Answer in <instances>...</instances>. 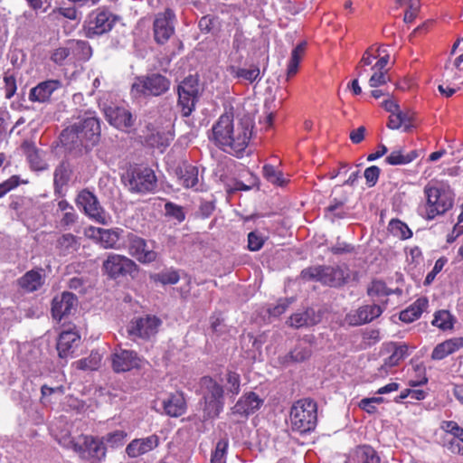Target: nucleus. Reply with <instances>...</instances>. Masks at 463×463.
<instances>
[{
    "label": "nucleus",
    "mask_w": 463,
    "mask_h": 463,
    "mask_svg": "<svg viewBox=\"0 0 463 463\" xmlns=\"http://www.w3.org/2000/svg\"><path fill=\"white\" fill-rule=\"evenodd\" d=\"M208 137L222 151L239 156L249 144L251 124L246 119L235 125L233 114L226 112L213 125Z\"/></svg>",
    "instance_id": "1"
},
{
    "label": "nucleus",
    "mask_w": 463,
    "mask_h": 463,
    "mask_svg": "<svg viewBox=\"0 0 463 463\" xmlns=\"http://www.w3.org/2000/svg\"><path fill=\"white\" fill-rule=\"evenodd\" d=\"M100 137L99 119L93 111H88L84 117L61 133V141L73 147H83L86 151L93 147Z\"/></svg>",
    "instance_id": "2"
},
{
    "label": "nucleus",
    "mask_w": 463,
    "mask_h": 463,
    "mask_svg": "<svg viewBox=\"0 0 463 463\" xmlns=\"http://www.w3.org/2000/svg\"><path fill=\"white\" fill-rule=\"evenodd\" d=\"M200 392L202 395L200 400L201 420L206 421L219 417L224 408V390L222 385L212 377L204 376L200 381Z\"/></svg>",
    "instance_id": "3"
},
{
    "label": "nucleus",
    "mask_w": 463,
    "mask_h": 463,
    "mask_svg": "<svg viewBox=\"0 0 463 463\" xmlns=\"http://www.w3.org/2000/svg\"><path fill=\"white\" fill-rule=\"evenodd\" d=\"M424 194L427 198L425 218L428 220L444 214L453 206L454 193L448 184H428L424 187Z\"/></svg>",
    "instance_id": "4"
},
{
    "label": "nucleus",
    "mask_w": 463,
    "mask_h": 463,
    "mask_svg": "<svg viewBox=\"0 0 463 463\" xmlns=\"http://www.w3.org/2000/svg\"><path fill=\"white\" fill-rule=\"evenodd\" d=\"M290 424L293 430L307 433L317 425V403L312 400L303 399L296 402L290 410Z\"/></svg>",
    "instance_id": "5"
},
{
    "label": "nucleus",
    "mask_w": 463,
    "mask_h": 463,
    "mask_svg": "<svg viewBox=\"0 0 463 463\" xmlns=\"http://www.w3.org/2000/svg\"><path fill=\"white\" fill-rule=\"evenodd\" d=\"M170 80L160 73H150L137 77L132 83L130 94L133 98L158 97L170 88Z\"/></svg>",
    "instance_id": "6"
},
{
    "label": "nucleus",
    "mask_w": 463,
    "mask_h": 463,
    "mask_svg": "<svg viewBox=\"0 0 463 463\" xmlns=\"http://www.w3.org/2000/svg\"><path fill=\"white\" fill-rule=\"evenodd\" d=\"M301 277L303 279L319 281L330 287H340L347 281L349 271L341 267L316 266L303 269Z\"/></svg>",
    "instance_id": "7"
},
{
    "label": "nucleus",
    "mask_w": 463,
    "mask_h": 463,
    "mask_svg": "<svg viewBox=\"0 0 463 463\" xmlns=\"http://www.w3.org/2000/svg\"><path fill=\"white\" fill-rule=\"evenodd\" d=\"M178 107L183 117H189L195 109L199 99L200 88L198 79L188 76L178 86Z\"/></svg>",
    "instance_id": "8"
},
{
    "label": "nucleus",
    "mask_w": 463,
    "mask_h": 463,
    "mask_svg": "<svg viewBox=\"0 0 463 463\" xmlns=\"http://www.w3.org/2000/svg\"><path fill=\"white\" fill-rule=\"evenodd\" d=\"M137 269L138 266L134 260L117 253H109L102 263L103 273L112 279L133 276Z\"/></svg>",
    "instance_id": "9"
},
{
    "label": "nucleus",
    "mask_w": 463,
    "mask_h": 463,
    "mask_svg": "<svg viewBox=\"0 0 463 463\" xmlns=\"http://www.w3.org/2000/svg\"><path fill=\"white\" fill-rule=\"evenodd\" d=\"M161 325L162 320L159 317L147 315L132 319L128 326V333L133 338L149 340L157 334Z\"/></svg>",
    "instance_id": "10"
},
{
    "label": "nucleus",
    "mask_w": 463,
    "mask_h": 463,
    "mask_svg": "<svg viewBox=\"0 0 463 463\" xmlns=\"http://www.w3.org/2000/svg\"><path fill=\"white\" fill-rule=\"evenodd\" d=\"M127 185L132 192H151L156 187V177L150 168H137L128 174Z\"/></svg>",
    "instance_id": "11"
},
{
    "label": "nucleus",
    "mask_w": 463,
    "mask_h": 463,
    "mask_svg": "<svg viewBox=\"0 0 463 463\" xmlns=\"http://www.w3.org/2000/svg\"><path fill=\"white\" fill-rule=\"evenodd\" d=\"M175 14L172 9L158 13L154 20V39L158 44H165L175 33Z\"/></svg>",
    "instance_id": "12"
},
{
    "label": "nucleus",
    "mask_w": 463,
    "mask_h": 463,
    "mask_svg": "<svg viewBox=\"0 0 463 463\" xmlns=\"http://www.w3.org/2000/svg\"><path fill=\"white\" fill-rule=\"evenodd\" d=\"M81 443H74L73 449L80 458L93 459L100 462L106 457V448L103 440L93 436L85 435L81 437Z\"/></svg>",
    "instance_id": "13"
},
{
    "label": "nucleus",
    "mask_w": 463,
    "mask_h": 463,
    "mask_svg": "<svg viewBox=\"0 0 463 463\" xmlns=\"http://www.w3.org/2000/svg\"><path fill=\"white\" fill-rule=\"evenodd\" d=\"M128 251L141 263H150L156 260L157 253L149 249L146 241L133 233L128 235Z\"/></svg>",
    "instance_id": "14"
},
{
    "label": "nucleus",
    "mask_w": 463,
    "mask_h": 463,
    "mask_svg": "<svg viewBox=\"0 0 463 463\" xmlns=\"http://www.w3.org/2000/svg\"><path fill=\"white\" fill-rule=\"evenodd\" d=\"M116 23V16L106 10H97L89 16L88 33L101 35L109 32Z\"/></svg>",
    "instance_id": "15"
},
{
    "label": "nucleus",
    "mask_w": 463,
    "mask_h": 463,
    "mask_svg": "<svg viewBox=\"0 0 463 463\" xmlns=\"http://www.w3.org/2000/svg\"><path fill=\"white\" fill-rule=\"evenodd\" d=\"M109 123L120 130H128L133 127L136 118L126 108L118 106H108L103 109Z\"/></svg>",
    "instance_id": "16"
},
{
    "label": "nucleus",
    "mask_w": 463,
    "mask_h": 463,
    "mask_svg": "<svg viewBox=\"0 0 463 463\" xmlns=\"http://www.w3.org/2000/svg\"><path fill=\"white\" fill-rule=\"evenodd\" d=\"M76 203L81 207L84 213L90 218L98 221H104V211L97 198L90 191L82 190L76 198Z\"/></svg>",
    "instance_id": "17"
},
{
    "label": "nucleus",
    "mask_w": 463,
    "mask_h": 463,
    "mask_svg": "<svg viewBox=\"0 0 463 463\" xmlns=\"http://www.w3.org/2000/svg\"><path fill=\"white\" fill-rule=\"evenodd\" d=\"M263 404V400L253 392L243 394L231 409L232 415L239 418H248L257 411Z\"/></svg>",
    "instance_id": "18"
},
{
    "label": "nucleus",
    "mask_w": 463,
    "mask_h": 463,
    "mask_svg": "<svg viewBox=\"0 0 463 463\" xmlns=\"http://www.w3.org/2000/svg\"><path fill=\"white\" fill-rule=\"evenodd\" d=\"M383 310V307L377 304L365 305L348 313L345 317V320L350 326L367 324L374 318L379 317L382 315Z\"/></svg>",
    "instance_id": "19"
},
{
    "label": "nucleus",
    "mask_w": 463,
    "mask_h": 463,
    "mask_svg": "<svg viewBox=\"0 0 463 463\" xmlns=\"http://www.w3.org/2000/svg\"><path fill=\"white\" fill-rule=\"evenodd\" d=\"M77 306L78 299L76 296L71 292H63L61 296H56L52 299V317L57 320H61L62 317L71 314Z\"/></svg>",
    "instance_id": "20"
},
{
    "label": "nucleus",
    "mask_w": 463,
    "mask_h": 463,
    "mask_svg": "<svg viewBox=\"0 0 463 463\" xmlns=\"http://www.w3.org/2000/svg\"><path fill=\"white\" fill-rule=\"evenodd\" d=\"M62 83L59 80H48L38 83L32 88L29 92V100L31 102L44 103L48 102L52 93L61 89Z\"/></svg>",
    "instance_id": "21"
},
{
    "label": "nucleus",
    "mask_w": 463,
    "mask_h": 463,
    "mask_svg": "<svg viewBox=\"0 0 463 463\" xmlns=\"http://www.w3.org/2000/svg\"><path fill=\"white\" fill-rule=\"evenodd\" d=\"M140 359L137 353L130 350H119L112 355V367L116 373L128 372L139 366Z\"/></svg>",
    "instance_id": "22"
},
{
    "label": "nucleus",
    "mask_w": 463,
    "mask_h": 463,
    "mask_svg": "<svg viewBox=\"0 0 463 463\" xmlns=\"http://www.w3.org/2000/svg\"><path fill=\"white\" fill-rule=\"evenodd\" d=\"M80 341V336L76 331L72 329L62 331L59 335L56 346L59 357L71 356L79 346Z\"/></svg>",
    "instance_id": "23"
},
{
    "label": "nucleus",
    "mask_w": 463,
    "mask_h": 463,
    "mask_svg": "<svg viewBox=\"0 0 463 463\" xmlns=\"http://www.w3.org/2000/svg\"><path fill=\"white\" fill-rule=\"evenodd\" d=\"M158 444L159 438L156 434L143 439H136L127 446L126 453L130 458H137L153 450Z\"/></svg>",
    "instance_id": "24"
},
{
    "label": "nucleus",
    "mask_w": 463,
    "mask_h": 463,
    "mask_svg": "<svg viewBox=\"0 0 463 463\" xmlns=\"http://www.w3.org/2000/svg\"><path fill=\"white\" fill-rule=\"evenodd\" d=\"M176 175L182 185L185 188L200 190L199 170L197 166L183 163L177 169Z\"/></svg>",
    "instance_id": "25"
},
{
    "label": "nucleus",
    "mask_w": 463,
    "mask_h": 463,
    "mask_svg": "<svg viewBox=\"0 0 463 463\" xmlns=\"http://www.w3.org/2000/svg\"><path fill=\"white\" fill-rule=\"evenodd\" d=\"M164 411L170 417H179L186 411V402L183 392H176L169 394L162 402Z\"/></svg>",
    "instance_id": "26"
},
{
    "label": "nucleus",
    "mask_w": 463,
    "mask_h": 463,
    "mask_svg": "<svg viewBox=\"0 0 463 463\" xmlns=\"http://www.w3.org/2000/svg\"><path fill=\"white\" fill-rule=\"evenodd\" d=\"M312 354L310 344L306 341H300L288 354L280 357V363L283 365H288L291 363H302L308 359Z\"/></svg>",
    "instance_id": "27"
},
{
    "label": "nucleus",
    "mask_w": 463,
    "mask_h": 463,
    "mask_svg": "<svg viewBox=\"0 0 463 463\" xmlns=\"http://www.w3.org/2000/svg\"><path fill=\"white\" fill-rule=\"evenodd\" d=\"M408 356V346L404 344L394 345L392 354L384 361L376 373L379 377H384L388 374L389 369L396 366L399 363Z\"/></svg>",
    "instance_id": "28"
},
{
    "label": "nucleus",
    "mask_w": 463,
    "mask_h": 463,
    "mask_svg": "<svg viewBox=\"0 0 463 463\" xmlns=\"http://www.w3.org/2000/svg\"><path fill=\"white\" fill-rule=\"evenodd\" d=\"M320 322V315L317 314L313 308H307L302 312H297L293 314L288 324L295 328L302 326H314Z\"/></svg>",
    "instance_id": "29"
},
{
    "label": "nucleus",
    "mask_w": 463,
    "mask_h": 463,
    "mask_svg": "<svg viewBox=\"0 0 463 463\" xmlns=\"http://www.w3.org/2000/svg\"><path fill=\"white\" fill-rule=\"evenodd\" d=\"M72 175V168L67 160H62L55 168L53 173V185L56 194H61L66 186Z\"/></svg>",
    "instance_id": "30"
},
{
    "label": "nucleus",
    "mask_w": 463,
    "mask_h": 463,
    "mask_svg": "<svg viewBox=\"0 0 463 463\" xmlns=\"http://www.w3.org/2000/svg\"><path fill=\"white\" fill-rule=\"evenodd\" d=\"M463 347V337L451 338L439 344L432 351L433 360H442L448 355Z\"/></svg>",
    "instance_id": "31"
},
{
    "label": "nucleus",
    "mask_w": 463,
    "mask_h": 463,
    "mask_svg": "<svg viewBox=\"0 0 463 463\" xmlns=\"http://www.w3.org/2000/svg\"><path fill=\"white\" fill-rule=\"evenodd\" d=\"M122 230L120 229H103L98 228L96 237L104 249H119L118 240Z\"/></svg>",
    "instance_id": "32"
},
{
    "label": "nucleus",
    "mask_w": 463,
    "mask_h": 463,
    "mask_svg": "<svg viewBox=\"0 0 463 463\" xmlns=\"http://www.w3.org/2000/svg\"><path fill=\"white\" fill-rule=\"evenodd\" d=\"M43 275L38 270H29L18 279V285L25 292H33L38 290L43 284Z\"/></svg>",
    "instance_id": "33"
},
{
    "label": "nucleus",
    "mask_w": 463,
    "mask_h": 463,
    "mask_svg": "<svg viewBox=\"0 0 463 463\" xmlns=\"http://www.w3.org/2000/svg\"><path fill=\"white\" fill-rule=\"evenodd\" d=\"M429 301L426 298H418L405 310L400 314V319L405 323H411L418 319L422 312L428 307Z\"/></svg>",
    "instance_id": "34"
},
{
    "label": "nucleus",
    "mask_w": 463,
    "mask_h": 463,
    "mask_svg": "<svg viewBox=\"0 0 463 463\" xmlns=\"http://www.w3.org/2000/svg\"><path fill=\"white\" fill-rule=\"evenodd\" d=\"M22 147L33 169L37 171L46 169V163L42 158L40 151L34 146L33 143L24 141L22 145Z\"/></svg>",
    "instance_id": "35"
},
{
    "label": "nucleus",
    "mask_w": 463,
    "mask_h": 463,
    "mask_svg": "<svg viewBox=\"0 0 463 463\" xmlns=\"http://www.w3.org/2000/svg\"><path fill=\"white\" fill-rule=\"evenodd\" d=\"M79 247V239L71 233H64L56 241V249L64 256L76 251Z\"/></svg>",
    "instance_id": "36"
},
{
    "label": "nucleus",
    "mask_w": 463,
    "mask_h": 463,
    "mask_svg": "<svg viewBox=\"0 0 463 463\" xmlns=\"http://www.w3.org/2000/svg\"><path fill=\"white\" fill-rule=\"evenodd\" d=\"M173 139L174 134L170 130H156V132H151V134L146 137V141L148 145L161 149L168 146Z\"/></svg>",
    "instance_id": "37"
},
{
    "label": "nucleus",
    "mask_w": 463,
    "mask_h": 463,
    "mask_svg": "<svg viewBox=\"0 0 463 463\" xmlns=\"http://www.w3.org/2000/svg\"><path fill=\"white\" fill-rule=\"evenodd\" d=\"M412 116L409 112H403L401 109L390 115L387 127L391 129H398L402 127L404 128V131H409L411 125Z\"/></svg>",
    "instance_id": "38"
},
{
    "label": "nucleus",
    "mask_w": 463,
    "mask_h": 463,
    "mask_svg": "<svg viewBox=\"0 0 463 463\" xmlns=\"http://www.w3.org/2000/svg\"><path fill=\"white\" fill-rule=\"evenodd\" d=\"M306 46L307 43L301 42L293 49L287 70L288 78H290L297 73L299 62L305 53Z\"/></svg>",
    "instance_id": "39"
},
{
    "label": "nucleus",
    "mask_w": 463,
    "mask_h": 463,
    "mask_svg": "<svg viewBox=\"0 0 463 463\" xmlns=\"http://www.w3.org/2000/svg\"><path fill=\"white\" fill-rule=\"evenodd\" d=\"M69 44L73 55L77 60H89L91 56V47L85 41L72 40L69 41Z\"/></svg>",
    "instance_id": "40"
},
{
    "label": "nucleus",
    "mask_w": 463,
    "mask_h": 463,
    "mask_svg": "<svg viewBox=\"0 0 463 463\" xmlns=\"http://www.w3.org/2000/svg\"><path fill=\"white\" fill-rule=\"evenodd\" d=\"M417 156L418 154L415 150L407 154H403L401 150H394L385 158V162L391 165H407L416 159Z\"/></svg>",
    "instance_id": "41"
},
{
    "label": "nucleus",
    "mask_w": 463,
    "mask_h": 463,
    "mask_svg": "<svg viewBox=\"0 0 463 463\" xmlns=\"http://www.w3.org/2000/svg\"><path fill=\"white\" fill-rule=\"evenodd\" d=\"M356 456L359 463H381L376 450L368 445L359 446L356 449Z\"/></svg>",
    "instance_id": "42"
},
{
    "label": "nucleus",
    "mask_w": 463,
    "mask_h": 463,
    "mask_svg": "<svg viewBox=\"0 0 463 463\" xmlns=\"http://www.w3.org/2000/svg\"><path fill=\"white\" fill-rule=\"evenodd\" d=\"M101 358L98 351H92L88 357L77 361L75 365L80 370H96L100 364Z\"/></svg>",
    "instance_id": "43"
},
{
    "label": "nucleus",
    "mask_w": 463,
    "mask_h": 463,
    "mask_svg": "<svg viewBox=\"0 0 463 463\" xmlns=\"http://www.w3.org/2000/svg\"><path fill=\"white\" fill-rule=\"evenodd\" d=\"M229 446L227 438L221 439L212 454L211 463H226V452Z\"/></svg>",
    "instance_id": "44"
},
{
    "label": "nucleus",
    "mask_w": 463,
    "mask_h": 463,
    "mask_svg": "<svg viewBox=\"0 0 463 463\" xmlns=\"http://www.w3.org/2000/svg\"><path fill=\"white\" fill-rule=\"evenodd\" d=\"M432 325L443 330L450 329L453 326L452 316L447 310H439L435 314Z\"/></svg>",
    "instance_id": "45"
},
{
    "label": "nucleus",
    "mask_w": 463,
    "mask_h": 463,
    "mask_svg": "<svg viewBox=\"0 0 463 463\" xmlns=\"http://www.w3.org/2000/svg\"><path fill=\"white\" fill-rule=\"evenodd\" d=\"M367 294L372 298H381L392 294V290L388 288L383 281L373 280L367 288Z\"/></svg>",
    "instance_id": "46"
},
{
    "label": "nucleus",
    "mask_w": 463,
    "mask_h": 463,
    "mask_svg": "<svg viewBox=\"0 0 463 463\" xmlns=\"http://www.w3.org/2000/svg\"><path fill=\"white\" fill-rule=\"evenodd\" d=\"M389 230L401 239H409L412 236L411 231L409 227L400 220H392L389 223Z\"/></svg>",
    "instance_id": "47"
},
{
    "label": "nucleus",
    "mask_w": 463,
    "mask_h": 463,
    "mask_svg": "<svg viewBox=\"0 0 463 463\" xmlns=\"http://www.w3.org/2000/svg\"><path fill=\"white\" fill-rule=\"evenodd\" d=\"M71 54V47L69 42L65 46H60L54 49L51 53V61L55 64L61 66L64 64V61Z\"/></svg>",
    "instance_id": "48"
},
{
    "label": "nucleus",
    "mask_w": 463,
    "mask_h": 463,
    "mask_svg": "<svg viewBox=\"0 0 463 463\" xmlns=\"http://www.w3.org/2000/svg\"><path fill=\"white\" fill-rule=\"evenodd\" d=\"M226 388L228 393L237 395L241 391V376L235 372H228L226 374Z\"/></svg>",
    "instance_id": "49"
},
{
    "label": "nucleus",
    "mask_w": 463,
    "mask_h": 463,
    "mask_svg": "<svg viewBox=\"0 0 463 463\" xmlns=\"http://www.w3.org/2000/svg\"><path fill=\"white\" fill-rule=\"evenodd\" d=\"M127 433L124 430H115L108 433L102 438L103 443L106 442L111 448H118L123 445Z\"/></svg>",
    "instance_id": "50"
},
{
    "label": "nucleus",
    "mask_w": 463,
    "mask_h": 463,
    "mask_svg": "<svg viewBox=\"0 0 463 463\" xmlns=\"http://www.w3.org/2000/svg\"><path fill=\"white\" fill-rule=\"evenodd\" d=\"M240 79H242L249 83L260 81L261 80V76L259 66L251 65L249 69L241 68Z\"/></svg>",
    "instance_id": "51"
},
{
    "label": "nucleus",
    "mask_w": 463,
    "mask_h": 463,
    "mask_svg": "<svg viewBox=\"0 0 463 463\" xmlns=\"http://www.w3.org/2000/svg\"><path fill=\"white\" fill-rule=\"evenodd\" d=\"M165 210L166 215L175 218L178 222H182L185 219L183 207L172 202H168L165 204Z\"/></svg>",
    "instance_id": "52"
},
{
    "label": "nucleus",
    "mask_w": 463,
    "mask_h": 463,
    "mask_svg": "<svg viewBox=\"0 0 463 463\" xmlns=\"http://www.w3.org/2000/svg\"><path fill=\"white\" fill-rule=\"evenodd\" d=\"M266 238L263 237L259 232L254 231L250 232L248 234V248L251 251H257L260 250Z\"/></svg>",
    "instance_id": "53"
},
{
    "label": "nucleus",
    "mask_w": 463,
    "mask_h": 463,
    "mask_svg": "<svg viewBox=\"0 0 463 463\" xmlns=\"http://www.w3.org/2000/svg\"><path fill=\"white\" fill-rule=\"evenodd\" d=\"M263 175L265 178L272 184L282 185L284 180L280 172H278L274 166L266 165L263 166Z\"/></svg>",
    "instance_id": "54"
},
{
    "label": "nucleus",
    "mask_w": 463,
    "mask_h": 463,
    "mask_svg": "<svg viewBox=\"0 0 463 463\" xmlns=\"http://www.w3.org/2000/svg\"><path fill=\"white\" fill-rule=\"evenodd\" d=\"M4 82H5V98L11 99L14 95V93L17 90L15 77L14 76L13 73H10V71H7L6 72H5V75H4Z\"/></svg>",
    "instance_id": "55"
},
{
    "label": "nucleus",
    "mask_w": 463,
    "mask_h": 463,
    "mask_svg": "<svg viewBox=\"0 0 463 463\" xmlns=\"http://www.w3.org/2000/svg\"><path fill=\"white\" fill-rule=\"evenodd\" d=\"M179 275L175 270L161 272L156 275V280L160 283L166 285H174L176 284L179 281Z\"/></svg>",
    "instance_id": "56"
},
{
    "label": "nucleus",
    "mask_w": 463,
    "mask_h": 463,
    "mask_svg": "<svg viewBox=\"0 0 463 463\" xmlns=\"http://www.w3.org/2000/svg\"><path fill=\"white\" fill-rule=\"evenodd\" d=\"M381 170L376 165H372L367 167L364 171V178L366 179V183L369 187L375 185L378 181Z\"/></svg>",
    "instance_id": "57"
},
{
    "label": "nucleus",
    "mask_w": 463,
    "mask_h": 463,
    "mask_svg": "<svg viewBox=\"0 0 463 463\" xmlns=\"http://www.w3.org/2000/svg\"><path fill=\"white\" fill-rule=\"evenodd\" d=\"M292 298H284L279 299L277 305H275L273 307H270L269 309V314L274 317H279L281 314H283L287 308L289 307V305L292 303Z\"/></svg>",
    "instance_id": "58"
},
{
    "label": "nucleus",
    "mask_w": 463,
    "mask_h": 463,
    "mask_svg": "<svg viewBox=\"0 0 463 463\" xmlns=\"http://www.w3.org/2000/svg\"><path fill=\"white\" fill-rule=\"evenodd\" d=\"M19 184V176L13 175L6 181L0 184V198Z\"/></svg>",
    "instance_id": "59"
},
{
    "label": "nucleus",
    "mask_w": 463,
    "mask_h": 463,
    "mask_svg": "<svg viewBox=\"0 0 463 463\" xmlns=\"http://www.w3.org/2000/svg\"><path fill=\"white\" fill-rule=\"evenodd\" d=\"M388 80L385 71H375L369 80V85L372 88H376L385 84Z\"/></svg>",
    "instance_id": "60"
},
{
    "label": "nucleus",
    "mask_w": 463,
    "mask_h": 463,
    "mask_svg": "<svg viewBox=\"0 0 463 463\" xmlns=\"http://www.w3.org/2000/svg\"><path fill=\"white\" fill-rule=\"evenodd\" d=\"M446 262L447 260L444 258H439V260H436L432 270L427 275L425 279L426 284H430L434 279L435 276L441 271Z\"/></svg>",
    "instance_id": "61"
},
{
    "label": "nucleus",
    "mask_w": 463,
    "mask_h": 463,
    "mask_svg": "<svg viewBox=\"0 0 463 463\" xmlns=\"http://www.w3.org/2000/svg\"><path fill=\"white\" fill-rule=\"evenodd\" d=\"M77 219L78 215L75 213V210L73 209L70 212L63 213V215L61 219V224L62 226L68 227L75 223Z\"/></svg>",
    "instance_id": "62"
},
{
    "label": "nucleus",
    "mask_w": 463,
    "mask_h": 463,
    "mask_svg": "<svg viewBox=\"0 0 463 463\" xmlns=\"http://www.w3.org/2000/svg\"><path fill=\"white\" fill-rule=\"evenodd\" d=\"M354 250V247L351 244L345 242H337L331 248V251L334 254H344L349 253Z\"/></svg>",
    "instance_id": "63"
},
{
    "label": "nucleus",
    "mask_w": 463,
    "mask_h": 463,
    "mask_svg": "<svg viewBox=\"0 0 463 463\" xmlns=\"http://www.w3.org/2000/svg\"><path fill=\"white\" fill-rule=\"evenodd\" d=\"M446 446L451 453L463 455V446L455 438L449 440Z\"/></svg>",
    "instance_id": "64"
}]
</instances>
